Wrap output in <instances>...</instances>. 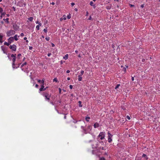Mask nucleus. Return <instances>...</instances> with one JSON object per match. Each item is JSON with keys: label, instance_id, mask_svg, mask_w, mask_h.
<instances>
[{"label": "nucleus", "instance_id": "f257e3e1", "mask_svg": "<svg viewBox=\"0 0 160 160\" xmlns=\"http://www.w3.org/2000/svg\"><path fill=\"white\" fill-rule=\"evenodd\" d=\"M81 128L83 130L82 132L84 134L90 133V131H91L92 129V126L91 125H89L87 127V128L86 129L84 128V127L81 126Z\"/></svg>", "mask_w": 160, "mask_h": 160}, {"label": "nucleus", "instance_id": "f03ea898", "mask_svg": "<svg viewBox=\"0 0 160 160\" xmlns=\"http://www.w3.org/2000/svg\"><path fill=\"white\" fill-rule=\"evenodd\" d=\"M43 96L45 97V99L46 101H47L48 102L49 101L51 95L49 94L48 93H45L43 94Z\"/></svg>", "mask_w": 160, "mask_h": 160}, {"label": "nucleus", "instance_id": "7ed1b4c3", "mask_svg": "<svg viewBox=\"0 0 160 160\" xmlns=\"http://www.w3.org/2000/svg\"><path fill=\"white\" fill-rule=\"evenodd\" d=\"M105 133L104 132H101L98 137V138H99L100 140H102L105 138Z\"/></svg>", "mask_w": 160, "mask_h": 160}, {"label": "nucleus", "instance_id": "20e7f679", "mask_svg": "<svg viewBox=\"0 0 160 160\" xmlns=\"http://www.w3.org/2000/svg\"><path fill=\"white\" fill-rule=\"evenodd\" d=\"M15 34V31L13 30H10L7 32L6 33L7 36L10 37L11 36Z\"/></svg>", "mask_w": 160, "mask_h": 160}, {"label": "nucleus", "instance_id": "39448f33", "mask_svg": "<svg viewBox=\"0 0 160 160\" xmlns=\"http://www.w3.org/2000/svg\"><path fill=\"white\" fill-rule=\"evenodd\" d=\"M108 141L109 142H111L112 141V138L113 135L111 134L109 132H108Z\"/></svg>", "mask_w": 160, "mask_h": 160}, {"label": "nucleus", "instance_id": "423d86ee", "mask_svg": "<svg viewBox=\"0 0 160 160\" xmlns=\"http://www.w3.org/2000/svg\"><path fill=\"white\" fill-rule=\"evenodd\" d=\"M9 48L12 51H15L16 50L17 46L15 44L10 45L9 47Z\"/></svg>", "mask_w": 160, "mask_h": 160}, {"label": "nucleus", "instance_id": "0eeeda50", "mask_svg": "<svg viewBox=\"0 0 160 160\" xmlns=\"http://www.w3.org/2000/svg\"><path fill=\"white\" fill-rule=\"evenodd\" d=\"M8 42L11 44L12 42H14L13 38L12 37H10L8 40Z\"/></svg>", "mask_w": 160, "mask_h": 160}, {"label": "nucleus", "instance_id": "6e6552de", "mask_svg": "<svg viewBox=\"0 0 160 160\" xmlns=\"http://www.w3.org/2000/svg\"><path fill=\"white\" fill-rule=\"evenodd\" d=\"M46 88H44V84H42V86H41V88H40L39 89V91H45L46 90Z\"/></svg>", "mask_w": 160, "mask_h": 160}, {"label": "nucleus", "instance_id": "1a4fd4ad", "mask_svg": "<svg viewBox=\"0 0 160 160\" xmlns=\"http://www.w3.org/2000/svg\"><path fill=\"white\" fill-rule=\"evenodd\" d=\"M16 58H13L12 59V68L13 69H14L15 68V67H14V66L15 65V62L16 61Z\"/></svg>", "mask_w": 160, "mask_h": 160}, {"label": "nucleus", "instance_id": "9d476101", "mask_svg": "<svg viewBox=\"0 0 160 160\" xmlns=\"http://www.w3.org/2000/svg\"><path fill=\"white\" fill-rule=\"evenodd\" d=\"M142 157L144 158V160H147L148 159L147 156L145 154H142Z\"/></svg>", "mask_w": 160, "mask_h": 160}, {"label": "nucleus", "instance_id": "9b49d317", "mask_svg": "<svg viewBox=\"0 0 160 160\" xmlns=\"http://www.w3.org/2000/svg\"><path fill=\"white\" fill-rule=\"evenodd\" d=\"M93 126L94 128H96L99 127V124L98 122H96Z\"/></svg>", "mask_w": 160, "mask_h": 160}, {"label": "nucleus", "instance_id": "f8f14e48", "mask_svg": "<svg viewBox=\"0 0 160 160\" xmlns=\"http://www.w3.org/2000/svg\"><path fill=\"white\" fill-rule=\"evenodd\" d=\"M50 103L52 104V105H54L55 107V108H56L57 107V103H54L53 102H50Z\"/></svg>", "mask_w": 160, "mask_h": 160}, {"label": "nucleus", "instance_id": "ddd939ff", "mask_svg": "<svg viewBox=\"0 0 160 160\" xmlns=\"http://www.w3.org/2000/svg\"><path fill=\"white\" fill-rule=\"evenodd\" d=\"M13 39H14L15 41H17L18 39V35L17 34H16L13 37Z\"/></svg>", "mask_w": 160, "mask_h": 160}, {"label": "nucleus", "instance_id": "4468645a", "mask_svg": "<svg viewBox=\"0 0 160 160\" xmlns=\"http://www.w3.org/2000/svg\"><path fill=\"white\" fill-rule=\"evenodd\" d=\"M82 75H80L78 76V80L79 81H81L82 80Z\"/></svg>", "mask_w": 160, "mask_h": 160}, {"label": "nucleus", "instance_id": "2eb2a0df", "mask_svg": "<svg viewBox=\"0 0 160 160\" xmlns=\"http://www.w3.org/2000/svg\"><path fill=\"white\" fill-rule=\"evenodd\" d=\"M38 82L39 83H42V84H44V81L43 80H38Z\"/></svg>", "mask_w": 160, "mask_h": 160}, {"label": "nucleus", "instance_id": "dca6fc26", "mask_svg": "<svg viewBox=\"0 0 160 160\" xmlns=\"http://www.w3.org/2000/svg\"><path fill=\"white\" fill-rule=\"evenodd\" d=\"M3 36L1 33H0V42L2 43L3 41H2Z\"/></svg>", "mask_w": 160, "mask_h": 160}, {"label": "nucleus", "instance_id": "f3484780", "mask_svg": "<svg viewBox=\"0 0 160 160\" xmlns=\"http://www.w3.org/2000/svg\"><path fill=\"white\" fill-rule=\"evenodd\" d=\"M1 48L2 50L3 51V53H6V52L5 50V49L4 48L3 46H1Z\"/></svg>", "mask_w": 160, "mask_h": 160}, {"label": "nucleus", "instance_id": "a211bd4d", "mask_svg": "<svg viewBox=\"0 0 160 160\" xmlns=\"http://www.w3.org/2000/svg\"><path fill=\"white\" fill-rule=\"evenodd\" d=\"M90 4L91 6H93L94 8H95V5L93 4V2L92 1H91L90 2Z\"/></svg>", "mask_w": 160, "mask_h": 160}, {"label": "nucleus", "instance_id": "6ab92c4d", "mask_svg": "<svg viewBox=\"0 0 160 160\" xmlns=\"http://www.w3.org/2000/svg\"><path fill=\"white\" fill-rule=\"evenodd\" d=\"M10 44L9 43V42H4V45H7V46H9Z\"/></svg>", "mask_w": 160, "mask_h": 160}, {"label": "nucleus", "instance_id": "aec40b11", "mask_svg": "<svg viewBox=\"0 0 160 160\" xmlns=\"http://www.w3.org/2000/svg\"><path fill=\"white\" fill-rule=\"evenodd\" d=\"M90 119V118L89 117H87L85 118V120L87 122H89Z\"/></svg>", "mask_w": 160, "mask_h": 160}, {"label": "nucleus", "instance_id": "412c9836", "mask_svg": "<svg viewBox=\"0 0 160 160\" xmlns=\"http://www.w3.org/2000/svg\"><path fill=\"white\" fill-rule=\"evenodd\" d=\"M68 58V54H66L64 57H63V58L65 60L67 59Z\"/></svg>", "mask_w": 160, "mask_h": 160}, {"label": "nucleus", "instance_id": "4be33fe9", "mask_svg": "<svg viewBox=\"0 0 160 160\" xmlns=\"http://www.w3.org/2000/svg\"><path fill=\"white\" fill-rule=\"evenodd\" d=\"M3 20L6 21L7 23H9V18H7L6 19H3Z\"/></svg>", "mask_w": 160, "mask_h": 160}, {"label": "nucleus", "instance_id": "5701e85b", "mask_svg": "<svg viewBox=\"0 0 160 160\" xmlns=\"http://www.w3.org/2000/svg\"><path fill=\"white\" fill-rule=\"evenodd\" d=\"M33 18L32 17H30L28 18L30 21H32L33 20Z\"/></svg>", "mask_w": 160, "mask_h": 160}, {"label": "nucleus", "instance_id": "b1692460", "mask_svg": "<svg viewBox=\"0 0 160 160\" xmlns=\"http://www.w3.org/2000/svg\"><path fill=\"white\" fill-rule=\"evenodd\" d=\"M136 158L138 160H141L142 159V158L141 157H136Z\"/></svg>", "mask_w": 160, "mask_h": 160}, {"label": "nucleus", "instance_id": "393cba45", "mask_svg": "<svg viewBox=\"0 0 160 160\" xmlns=\"http://www.w3.org/2000/svg\"><path fill=\"white\" fill-rule=\"evenodd\" d=\"M1 13V19L2 17V16H3L5 15V12H2V13Z\"/></svg>", "mask_w": 160, "mask_h": 160}, {"label": "nucleus", "instance_id": "a878e982", "mask_svg": "<svg viewBox=\"0 0 160 160\" xmlns=\"http://www.w3.org/2000/svg\"><path fill=\"white\" fill-rule=\"evenodd\" d=\"M16 54H11V57L12 58H16Z\"/></svg>", "mask_w": 160, "mask_h": 160}, {"label": "nucleus", "instance_id": "bb28decb", "mask_svg": "<svg viewBox=\"0 0 160 160\" xmlns=\"http://www.w3.org/2000/svg\"><path fill=\"white\" fill-rule=\"evenodd\" d=\"M78 103H79V107H82V105L81 104V103H82V102H81V101H79L78 102Z\"/></svg>", "mask_w": 160, "mask_h": 160}, {"label": "nucleus", "instance_id": "cd10ccee", "mask_svg": "<svg viewBox=\"0 0 160 160\" xmlns=\"http://www.w3.org/2000/svg\"><path fill=\"white\" fill-rule=\"evenodd\" d=\"M91 134L92 135V137L93 139H95V136L93 134V133H91Z\"/></svg>", "mask_w": 160, "mask_h": 160}, {"label": "nucleus", "instance_id": "c85d7f7f", "mask_svg": "<svg viewBox=\"0 0 160 160\" xmlns=\"http://www.w3.org/2000/svg\"><path fill=\"white\" fill-rule=\"evenodd\" d=\"M27 64V63L26 62H24V63H23L21 65V67L22 68L24 65H26Z\"/></svg>", "mask_w": 160, "mask_h": 160}, {"label": "nucleus", "instance_id": "c756f323", "mask_svg": "<svg viewBox=\"0 0 160 160\" xmlns=\"http://www.w3.org/2000/svg\"><path fill=\"white\" fill-rule=\"evenodd\" d=\"M21 54L20 53H19L18 55L17 56V58H18V59L20 58V57L21 56Z\"/></svg>", "mask_w": 160, "mask_h": 160}, {"label": "nucleus", "instance_id": "7c9ffc66", "mask_svg": "<svg viewBox=\"0 0 160 160\" xmlns=\"http://www.w3.org/2000/svg\"><path fill=\"white\" fill-rule=\"evenodd\" d=\"M120 86V84H118V85H117L116 86V87H115V89H117V88H118Z\"/></svg>", "mask_w": 160, "mask_h": 160}, {"label": "nucleus", "instance_id": "2f4dec72", "mask_svg": "<svg viewBox=\"0 0 160 160\" xmlns=\"http://www.w3.org/2000/svg\"><path fill=\"white\" fill-rule=\"evenodd\" d=\"M36 28L37 29V30H39V25H37L36 26Z\"/></svg>", "mask_w": 160, "mask_h": 160}, {"label": "nucleus", "instance_id": "473e14b6", "mask_svg": "<svg viewBox=\"0 0 160 160\" xmlns=\"http://www.w3.org/2000/svg\"><path fill=\"white\" fill-rule=\"evenodd\" d=\"M53 82H58V80L57 79V78H55L53 79Z\"/></svg>", "mask_w": 160, "mask_h": 160}, {"label": "nucleus", "instance_id": "72a5a7b5", "mask_svg": "<svg viewBox=\"0 0 160 160\" xmlns=\"http://www.w3.org/2000/svg\"><path fill=\"white\" fill-rule=\"evenodd\" d=\"M3 11V9L1 8L0 7V13H2Z\"/></svg>", "mask_w": 160, "mask_h": 160}, {"label": "nucleus", "instance_id": "f704fd0d", "mask_svg": "<svg viewBox=\"0 0 160 160\" xmlns=\"http://www.w3.org/2000/svg\"><path fill=\"white\" fill-rule=\"evenodd\" d=\"M123 71L124 72H126V68L124 67L123 68Z\"/></svg>", "mask_w": 160, "mask_h": 160}, {"label": "nucleus", "instance_id": "c9c22d12", "mask_svg": "<svg viewBox=\"0 0 160 160\" xmlns=\"http://www.w3.org/2000/svg\"><path fill=\"white\" fill-rule=\"evenodd\" d=\"M45 39H46V40L48 41L50 39V38L48 37H46Z\"/></svg>", "mask_w": 160, "mask_h": 160}, {"label": "nucleus", "instance_id": "e433bc0d", "mask_svg": "<svg viewBox=\"0 0 160 160\" xmlns=\"http://www.w3.org/2000/svg\"><path fill=\"white\" fill-rule=\"evenodd\" d=\"M84 73V71L83 70H82L81 71V75H82V76L83 74Z\"/></svg>", "mask_w": 160, "mask_h": 160}, {"label": "nucleus", "instance_id": "4c0bfd02", "mask_svg": "<svg viewBox=\"0 0 160 160\" xmlns=\"http://www.w3.org/2000/svg\"><path fill=\"white\" fill-rule=\"evenodd\" d=\"M99 160H105V159L104 158L102 157L100 158Z\"/></svg>", "mask_w": 160, "mask_h": 160}, {"label": "nucleus", "instance_id": "58836bf2", "mask_svg": "<svg viewBox=\"0 0 160 160\" xmlns=\"http://www.w3.org/2000/svg\"><path fill=\"white\" fill-rule=\"evenodd\" d=\"M100 148L102 150H105L106 149L105 148L103 147H102V148Z\"/></svg>", "mask_w": 160, "mask_h": 160}, {"label": "nucleus", "instance_id": "ea45409f", "mask_svg": "<svg viewBox=\"0 0 160 160\" xmlns=\"http://www.w3.org/2000/svg\"><path fill=\"white\" fill-rule=\"evenodd\" d=\"M126 118H127L128 119V120H130V117L129 116H127V117H126Z\"/></svg>", "mask_w": 160, "mask_h": 160}, {"label": "nucleus", "instance_id": "a19ab883", "mask_svg": "<svg viewBox=\"0 0 160 160\" xmlns=\"http://www.w3.org/2000/svg\"><path fill=\"white\" fill-rule=\"evenodd\" d=\"M43 31H44V32H45L46 33L47 32V28L44 29V30H43Z\"/></svg>", "mask_w": 160, "mask_h": 160}, {"label": "nucleus", "instance_id": "79ce46f5", "mask_svg": "<svg viewBox=\"0 0 160 160\" xmlns=\"http://www.w3.org/2000/svg\"><path fill=\"white\" fill-rule=\"evenodd\" d=\"M144 7V4H142L141 5V8H143V7Z\"/></svg>", "mask_w": 160, "mask_h": 160}, {"label": "nucleus", "instance_id": "37998d69", "mask_svg": "<svg viewBox=\"0 0 160 160\" xmlns=\"http://www.w3.org/2000/svg\"><path fill=\"white\" fill-rule=\"evenodd\" d=\"M71 6H73L74 5H75V3H74V2H72V3H71Z\"/></svg>", "mask_w": 160, "mask_h": 160}, {"label": "nucleus", "instance_id": "c03bdc74", "mask_svg": "<svg viewBox=\"0 0 160 160\" xmlns=\"http://www.w3.org/2000/svg\"><path fill=\"white\" fill-rule=\"evenodd\" d=\"M72 87H72V85H70L69 86V88H70L71 89H72Z\"/></svg>", "mask_w": 160, "mask_h": 160}, {"label": "nucleus", "instance_id": "a18cd8bd", "mask_svg": "<svg viewBox=\"0 0 160 160\" xmlns=\"http://www.w3.org/2000/svg\"><path fill=\"white\" fill-rule=\"evenodd\" d=\"M32 46H29V50H32Z\"/></svg>", "mask_w": 160, "mask_h": 160}, {"label": "nucleus", "instance_id": "49530a36", "mask_svg": "<svg viewBox=\"0 0 160 160\" xmlns=\"http://www.w3.org/2000/svg\"><path fill=\"white\" fill-rule=\"evenodd\" d=\"M20 35L21 37H23L24 36V34L23 33H22L21 34H20Z\"/></svg>", "mask_w": 160, "mask_h": 160}, {"label": "nucleus", "instance_id": "de8ad7c7", "mask_svg": "<svg viewBox=\"0 0 160 160\" xmlns=\"http://www.w3.org/2000/svg\"><path fill=\"white\" fill-rule=\"evenodd\" d=\"M51 55V53H48V57H50Z\"/></svg>", "mask_w": 160, "mask_h": 160}, {"label": "nucleus", "instance_id": "09e8293b", "mask_svg": "<svg viewBox=\"0 0 160 160\" xmlns=\"http://www.w3.org/2000/svg\"><path fill=\"white\" fill-rule=\"evenodd\" d=\"M59 92L60 93H61V89L60 88H59Z\"/></svg>", "mask_w": 160, "mask_h": 160}, {"label": "nucleus", "instance_id": "8fccbe9b", "mask_svg": "<svg viewBox=\"0 0 160 160\" xmlns=\"http://www.w3.org/2000/svg\"><path fill=\"white\" fill-rule=\"evenodd\" d=\"M51 45H52V47H54L55 46V45H54V44H53V43H52Z\"/></svg>", "mask_w": 160, "mask_h": 160}, {"label": "nucleus", "instance_id": "3c124183", "mask_svg": "<svg viewBox=\"0 0 160 160\" xmlns=\"http://www.w3.org/2000/svg\"><path fill=\"white\" fill-rule=\"evenodd\" d=\"M67 18L68 19H70L71 18V16H68Z\"/></svg>", "mask_w": 160, "mask_h": 160}, {"label": "nucleus", "instance_id": "603ef678", "mask_svg": "<svg viewBox=\"0 0 160 160\" xmlns=\"http://www.w3.org/2000/svg\"><path fill=\"white\" fill-rule=\"evenodd\" d=\"M130 5L131 7H134V5H132V4H130Z\"/></svg>", "mask_w": 160, "mask_h": 160}, {"label": "nucleus", "instance_id": "864d4df0", "mask_svg": "<svg viewBox=\"0 0 160 160\" xmlns=\"http://www.w3.org/2000/svg\"><path fill=\"white\" fill-rule=\"evenodd\" d=\"M38 85L37 84H36V85H35V87H36V88H38Z\"/></svg>", "mask_w": 160, "mask_h": 160}, {"label": "nucleus", "instance_id": "5fc2aeb1", "mask_svg": "<svg viewBox=\"0 0 160 160\" xmlns=\"http://www.w3.org/2000/svg\"><path fill=\"white\" fill-rule=\"evenodd\" d=\"M106 8L107 9H110V8L109 7H106Z\"/></svg>", "mask_w": 160, "mask_h": 160}, {"label": "nucleus", "instance_id": "6e6d98bb", "mask_svg": "<svg viewBox=\"0 0 160 160\" xmlns=\"http://www.w3.org/2000/svg\"><path fill=\"white\" fill-rule=\"evenodd\" d=\"M92 19V17L91 16H90L89 18H88V20H91Z\"/></svg>", "mask_w": 160, "mask_h": 160}, {"label": "nucleus", "instance_id": "4d7b16f0", "mask_svg": "<svg viewBox=\"0 0 160 160\" xmlns=\"http://www.w3.org/2000/svg\"><path fill=\"white\" fill-rule=\"evenodd\" d=\"M66 72L67 73H69L70 72V71L69 70H68Z\"/></svg>", "mask_w": 160, "mask_h": 160}, {"label": "nucleus", "instance_id": "13d9d810", "mask_svg": "<svg viewBox=\"0 0 160 160\" xmlns=\"http://www.w3.org/2000/svg\"><path fill=\"white\" fill-rule=\"evenodd\" d=\"M131 79H132V81H134V77H132Z\"/></svg>", "mask_w": 160, "mask_h": 160}, {"label": "nucleus", "instance_id": "bf43d9fd", "mask_svg": "<svg viewBox=\"0 0 160 160\" xmlns=\"http://www.w3.org/2000/svg\"><path fill=\"white\" fill-rule=\"evenodd\" d=\"M51 4H52V5H54L55 4V3L54 2H52L51 3Z\"/></svg>", "mask_w": 160, "mask_h": 160}, {"label": "nucleus", "instance_id": "052dcab7", "mask_svg": "<svg viewBox=\"0 0 160 160\" xmlns=\"http://www.w3.org/2000/svg\"><path fill=\"white\" fill-rule=\"evenodd\" d=\"M24 40H26L27 39V38L26 37H24L23 38Z\"/></svg>", "mask_w": 160, "mask_h": 160}, {"label": "nucleus", "instance_id": "680f3d73", "mask_svg": "<svg viewBox=\"0 0 160 160\" xmlns=\"http://www.w3.org/2000/svg\"><path fill=\"white\" fill-rule=\"evenodd\" d=\"M145 61V59H143L142 60V61L143 62H144Z\"/></svg>", "mask_w": 160, "mask_h": 160}, {"label": "nucleus", "instance_id": "e2e57ef3", "mask_svg": "<svg viewBox=\"0 0 160 160\" xmlns=\"http://www.w3.org/2000/svg\"><path fill=\"white\" fill-rule=\"evenodd\" d=\"M88 12L87 11L86 12V16H88Z\"/></svg>", "mask_w": 160, "mask_h": 160}, {"label": "nucleus", "instance_id": "0e129e2a", "mask_svg": "<svg viewBox=\"0 0 160 160\" xmlns=\"http://www.w3.org/2000/svg\"><path fill=\"white\" fill-rule=\"evenodd\" d=\"M67 79L68 80H69L70 79V78L69 77H68L67 78Z\"/></svg>", "mask_w": 160, "mask_h": 160}, {"label": "nucleus", "instance_id": "69168bd1", "mask_svg": "<svg viewBox=\"0 0 160 160\" xmlns=\"http://www.w3.org/2000/svg\"><path fill=\"white\" fill-rule=\"evenodd\" d=\"M58 102L59 103H61V100H58Z\"/></svg>", "mask_w": 160, "mask_h": 160}, {"label": "nucleus", "instance_id": "338daca9", "mask_svg": "<svg viewBox=\"0 0 160 160\" xmlns=\"http://www.w3.org/2000/svg\"><path fill=\"white\" fill-rule=\"evenodd\" d=\"M38 24H39V26H41V24L40 22H39L38 23Z\"/></svg>", "mask_w": 160, "mask_h": 160}, {"label": "nucleus", "instance_id": "774afa93", "mask_svg": "<svg viewBox=\"0 0 160 160\" xmlns=\"http://www.w3.org/2000/svg\"><path fill=\"white\" fill-rule=\"evenodd\" d=\"M78 121H74L73 122L74 123H76L78 122Z\"/></svg>", "mask_w": 160, "mask_h": 160}]
</instances>
